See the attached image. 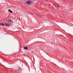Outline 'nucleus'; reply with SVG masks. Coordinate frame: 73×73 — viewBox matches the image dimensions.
I'll list each match as a JSON object with an SVG mask.
<instances>
[{
	"label": "nucleus",
	"instance_id": "nucleus-1",
	"mask_svg": "<svg viewBox=\"0 0 73 73\" xmlns=\"http://www.w3.org/2000/svg\"><path fill=\"white\" fill-rule=\"evenodd\" d=\"M26 3L27 4H29V5H30L31 4V1H27Z\"/></svg>",
	"mask_w": 73,
	"mask_h": 73
},
{
	"label": "nucleus",
	"instance_id": "nucleus-2",
	"mask_svg": "<svg viewBox=\"0 0 73 73\" xmlns=\"http://www.w3.org/2000/svg\"><path fill=\"white\" fill-rule=\"evenodd\" d=\"M24 49H25V50H27V49H28V48L27 47H24Z\"/></svg>",
	"mask_w": 73,
	"mask_h": 73
},
{
	"label": "nucleus",
	"instance_id": "nucleus-3",
	"mask_svg": "<svg viewBox=\"0 0 73 73\" xmlns=\"http://www.w3.org/2000/svg\"><path fill=\"white\" fill-rule=\"evenodd\" d=\"M8 11L9 12H10V13H12V12H13V11H12L10 9H9L8 10Z\"/></svg>",
	"mask_w": 73,
	"mask_h": 73
},
{
	"label": "nucleus",
	"instance_id": "nucleus-4",
	"mask_svg": "<svg viewBox=\"0 0 73 73\" xmlns=\"http://www.w3.org/2000/svg\"><path fill=\"white\" fill-rule=\"evenodd\" d=\"M11 21L10 20H9L8 21V23L9 24H11Z\"/></svg>",
	"mask_w": 73,
	"mask_h": 73
},
{
	"label": "nucleus",
	"instance_id": "nucleus-5",
	"mask_svg": "<svg viewBox=\"0 0 73 73\" xmlns=\"http://www.w3.org/2000/svg\"><path fill=\"white\" fill-rule=\"evenodd\" d=\"M1 25H2V26H4V24L3 23H2L1 24Z\"/></svg>",
	"mask_w": 73,
	"mask_h": 73
},
{
	"label": "nucleus",
	"instance_id": "nucleus-6",
	"mask_svg": "<svg viewBox=\"0 0 73 73\" xmlns=\"http://www.w3.org/2000/svg\"><path fill=\"white\" fill-rule=\"evenodd\" d=\"M18 69H19V70H21V68L18 67Z\"/></svg>",
	"mask_w": 73,
	"mask_h": 73
},
{
	"label": "nucleus",
	"instance_id": "nucleus-7",
	"mask_svg": "<svg viewBox=\"0 0 73 73\" xmlns=\"http://www.w3.org/2000/svg\"><path fill=\"white\" fill-rule=\"evenodd\" d=\"M46 50H47V51H48V52H49V49H47Z\"/></svg>",
	"mask_w": 73,
	"mask_h": 73
},
{
	"label": "nucleus",
	"instance_id": "nucleus-8",
	"mask_svg": "<svg viewBox=\"0 0 73 73\" xmlns=\"http://www.w3.org/2000/svg\"><path fill=\"white\" fill-rule=\"evenodd\" d=\"M31 53H33V51H31Z\"/></svg>",
	"mask_w": 73,
	"mask_h": 73
},
{
	"label": "nucleus",
	"instance_id": "nucleus-9",
	"mask_svg": "<svg viewBox=\"0 0 73 73\" xmlns=\"http://www.w3.org/2000/svg\"><path fill=\"white\" fill-rule=\"evenodd\" d=\"M1 23H0V26H1Z\"/></svg>",
	"mask_w": 73,
	"mask_h": 73
},
{
	"label": "nucleus",
	"instance_id": "nucleus-10",
	"mask_svg": "<svg viewBox=\"0 0 73 73\" xmlns=\"http://www.w3.org/2000/svg\"><path fill=\"white\" fill-rule=\"evenodd\" d=\"M43 0L44 1H46V0Z\"/></svg>",
	"mask_w": 73,
	"mask_h": 73
},
{
	"label": "nucleus",
	"instance_id": "nucleus-11",
	"mask_svg": "<svg viewBox=\"0 0 73 73\" xmlns=\"http://www.w3.org/2000/svg\"><path fill=\"white\" fill-rule=\"evenodd\" d=\"M58 7L59 8V7L58 6Z\"/></svg>",
	"mask_w": 73,
	"mask_h": 73
}]
</instances>
